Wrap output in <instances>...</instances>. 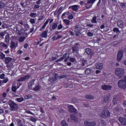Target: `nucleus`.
Returning a JSON list of instances; mask_svg holds the SVG:
<instances>
[{
  "mask_svg": "<svg viewBox=\"0 0 126 126\" xmlns=\"http://www.w3.org/2000/svg\"><path fill=\"white\" fill-rule=\"evenodd\" d=\"M8 105L10 106V111H16L19 107L18 106V104H16L14 101L12 100H9L8 102Z\"/></svg>",
  "mask_w": 126,
  "mask_h": 126,
  "instance_id": "1",
  "label": "nucleus"
},
{
  "mask_svg": "<svg viewBox=\"0 0 126 126\" xmlns=\"http://www.w3.org/2000/svg\"><path fill=\"white\" fill-rule=\"evenodd\" d=\"M115 74L117 75V77L119 78H122L125 74V70L122 68H117L115 69Z\"/></svg>",
  "mask_w": 126,
  "mask_h": 126,
  "instance_id": "2",
  "label": "nucleus"
},
{
  "mask_svg": "<svg viewBox=\"0 0 126 126\" xmlns=\"http://www.w3.org/2000/svg\"><path fill=\"white\" fill-rule=\"evenodd\" d=\"M118 86L121 89H126V76L124 77L123 80L118 81Z\"/></svg>",
  "mask_w": 126,
  "mask_h": 126,
  "instance_id": "3",
  "label": "nucleus"
},
{
  "mask_svg": "<svg viewBox=\"0 0 126 126\" xmlns=\"http://www.w3.org/2000/svg\"><path fill=\"white\" fill-rule=\"evenodd\" d=\"M99 116L101 118L107 119V118H109V117L111 116V112H110L108 110H104L101 112Z\"/></svg>",
  "mask_w": 126,
  "mask_h": 126,
  "instance_id": "4",
  "label": "nucleus"
},
{
  "mask_svg": "<svg viewBox=\"0 0 126 126\" xmlns=\"http://www.w3.org/2000/svg\"><path fill=\"white\" fill-rule=\"evenodd\" d=\"M80 44L79 43H76L74 45L72 46V51L73 54L75 55V54H78L79 52V46Z\"/></svg>",
  "mask_w": 126,
  "mask_h": 126,
  "instance_id": "5",
  "label": "nucleus"
},
{
  "mask_svg": "<svg viewBox=\"0 0 126 126\" xmlns=\"http://www.w3.org/2000/svg\"><path fill=\"white\" fill-rule=\"evenodd\" d=\"M124 56V51L123 50H121L118 52L117 54V61L121 62L122 59H123V56Z\"/></svg>",
  "mask_w": 126,
  "mask_h": 126,
  "instance_id": "6",
  "label": "nucleus"
},
{
  "mask_svg": "<svg viewBox=\"0 0 126 126\" xmlns=\"http://www.w3.org/2000/svg\"><path fill=\"white\" fill-rule=\"evenodd\" d=\"M16 32L19 35H22V34H24L25 31L23 29H19V27H17Z\"/></svg>",
  "mask_w": 126,
  "mask_h": 126,
  "instance_id": "7",
  "label": "nucleus"
},
{
  "mask_svg": "<svg viewBox=\"0 0 126 126\" xmlns=\"http://www.w3.org/2000/svg\"><path fill=\"white\" fill-rule=\"evenodd\" d=\"M68 8L69 9L71 8L74 11H77V10H78V9L80 8V6L78 5H74L70 6Z\"/></svg>",
  "mask_w": 126,
  "mask_h": 126,
  "instance_id": "8",
  "label": "nucleus"
},
{
  "mask_svg": "<svg viewBox=\"0 0 126 126\" xmlns=\"http://www.w3.org/2000/svg\"><path fill=\"white\" fill-rule=\"evenodd\" d=\"M95 66L96 69H99L100 70H101V69H103L104 65L102 63H96L95 64Z\"/></svg>",
  "mask_w": 126,
  "mask_h": 126,
  "instance_id": "9",
  "label": "nucleus"
},
{
  "mask_svg": "<svg viewBox=\"0 0 126 126\" xmlns=\"http://www.w3.org/2000/svg\"><path fill=\"white\" fill-rule=\"evenodd\" d=\"M119 121L122 125L124 126H126V119L125 118H123L122 117H120L119 118Z\"/></svg>",
  "mask_w": 126,
  "mask_h": 126,
  "instance_id": "10",
  "label": "nucleus"
},
{
  "mask_svg": "<svg viewBox=\"0 0 126 126\" xmlns=\"http://www.w3.org/2000/svg\"><path fill=\"white\" fill-rule=\"evenodd\" d=\"M117 26L120 28H124V26L125 25V23L122 20H119L117 22Z\"/></svg>",
  "mask_w": 126,
  "mask_h": 126,
  "instance_id": "11",
  "label": "nucleus"
},
{
  "mask_svg": "<svg viewBox=\"0 0 126 126\" xmlns=\"http://www.w3.org/2000/svg\"><path fill=\"white\" fill-rule=\"evenodd\" d=\"M30 76L29 75H25L23 77H21L20 78H19L18 80V81L19 82H22V81H25V80H26V79H28Z\"/></svg>",
  "mask_w": 126,
  "mask_h": 126,
  "instance_id": "12",
  "label": "nucleus"
},
{
  "mask_svg": "<svg viewBox=\"0 0 126 126\" xmlns=\"http://www.w3.org/2000/svg\"><path fill=\"white\" fill-rule=\"evenodd\" d=\"M50 82H54V81H56L57 80V74H53L52 77H50L48 79Z\"/></svg>",
  "mask_w": 126,
  "mask_h": 126,
  "instance_id": "13",
  "label": "nucleus"
},
{
  "mask_svg": "<svg viewBox=\"0 0 126 126\" xmlns=\"http://www.w3.org/2000/svg\"><path fill=\"white\" fill-rule=\"evenodd\" d=\"M102 88L103 90H111V89H112V86H110V85H105L103 86H102Z\"/></svg>",
  "mask_w": 126,
  "mask_h": 126,
  "instance_id": "14",
  "label": "nucleus"
},
{
  "mask_svg": "<svg viewBox=\"0 0 126 126\" xmlns=\"http://www.w3.org/2000/svg\"><path fill=\"white\" fill-rule=\"evenodd\" d=\"M34 82H35V80L32 79V80H31V81L28 84L29 89H31V88H32V86L34 85Z\"/></svg>",
  "mask_w": 126,
  "mask_h": 126,
  "instance_id": "15",
  "label": "nucleus"
},
{
  "mask_svg": "<svg viewBox=\"0 0 126 126\" xmlns=\"http://www.w3.org/2000/svg\"><path fill=\"white\" fill-rule=\"evenodd\" d=\"M12 61V58H11L10 57H6L5 59V64H9V63H11Z\"/></svg>",
  "mask_w": 126,
  "mask_h": 126,
  "instance_id": "16",
  "label": "nucleus"
},
{
  "mask_svg": "<svg viewBox=\"0 0 126 126\" xmlns=\"http://www.w3.org/2000/svg\"><path fill=\"white\" fill-rule=\"evenodd\" d=\"M68 109H69V112L71 113H75L76 112V109L73 108V106L69 105L68 106Z\"/></svg>",
  "mask_w": 126,
  "mask_h": 126,
  "instance_id": "17",
  "label": "nucleus"
},
{
  "mask_svg": "<svg viewBox=\"0 0 126 126\" xmlns=\"http://www.w3.org/2000/svg\"><path fill=\"white\" fill-rule=\"evenodd\" d=\"M85 52L88 55H89L90 56H93V55H94V53H93L92 51L91 50V49L89 48L86 49Z\"/></svg>",
  "mask_w": 126,
  "mask_h": 126,
  "instance_id": "18",
  "label": "nucleus"
},
{
  "mask_svg": "<svg viewBox=\"0 0 126 126\" xmlns=\"http://www.w3.org/2000/svg\"><path fill=\"white\" fill-rule=\"evenodd\" d=\"M85 7H86V9H88V8H91L92 7V4H90L88 1L85 2L84 3Z\"/></svg>",
  "mask_w": 126,
  "mask_h": 126,
  "instance_id": "19",
  "label": "nucleus"
},
{
  "mask_svg": "<svg viewBox=\"0 0 126 126\" xmlns=\"http://www.w3.org/2000/svg\"><path fill=\"white\" fill-rule=\"evenodd\" d=\"M110 100V95H106L103 97V103H107Z\"/></svg>",
  "mask_w": 126,
  "mask_h": 126,
  "instance_id": "20",
  "label": "nucleus"
},
{
  "mask_svg": "<svg viewBox=\"0 0 126 126\" xmlns=\"http://www.w3.org/2000/svg\"><path fill=\"white\" fill-rule=\"evenodd\" d=\"M70 118L72 121H74V122H78L77 118L75 115H71Z\"/></svg>",
  "mask_w": 126,
  "mask_h": 126,
  "instance_id": "21",
  "label": "nucleus"
},
{
  "mask_svg": "<svg viewBox=\"0 0 126 126\" xmlns=\"http://www.w3.org/2000/svg\"><path fill=\"white\" fill-rule=\"evenodd\" d=\"M63 11V7H60L55 12L58 15H60Z\"/></svg>",
  "mask_w": 126,
  "mask_h": 126,
  "instance_id": "22",
  "label": "nucleus"
},
{
  "mask_svg": "<svg viewBox=\"0 0 126 126\" xmlns=\"http://www.w3.org/2000/svg\"><path fill=\"white\" fill-rule=\"evenodd\" d=\"M5 43H6V44H8V43H9V34L5 35Z\"/></svg>",
  "mask_w": 126,
  "mask_h": 126,
  "instance_id": "23",
  "label": "nucleus"
},
{
  "mask_svg": "<svg viewBox=\"0 0 126 126\" xmlns=\"http://www.w3.org/2000/svg\"><path fill=\"white\" fill-rule=\"evenodd\" d=\"M41 89V87L39 85H36L35 87L33 88V91H39Z\"/></svg>",
  "mask_w": 126,
  "mask_h": 126,
  "instance_id": "24",
  "label": "nucleus"
},
{
  "mask_svg": "<svg viewBox=\"0 0 126 126\" xmlns=\"http://www.w3.org/2000/svg\"><path fill=\"white\" fill-rule=\"evenodd\" d=\"M42 38H47V36H48V31H44L41 34Z\"/></svg>",
  "mask_w": 126,
  "mask_h": 126,
  "instance_id": "25",
  "label": "nucleus"
},
{
  "mask_svg": "<svg viewBox=\"0 0 126 126\" xmlns=\"http://www.w3.org/2000/svg\"><path fill=\"white\" fill-rule=\"evenodd\" d=\"M86 99H88V100H93V99H94V96L91 94H87L86 95Z\"/></svg>",
  "mask_w": 126,
  "mask_h": 126,
  "instance_id": "26",
  "label": "nucleus"
},
{
  "mask_svg": "<svg viewBox=\"0 0 126 126\" xmlns=\"http://www.w3.org/2000/svg\"><path fill=\"white\" fill-rule=\"evenodd\" d=\"M117 99H118V95H114L113 98V104L114 105H116V104H117Z\"/></svg>",
  "mask_w": 126,
  "mask_h": 126,
  "instance_id": "27",
  "label": "nucleus"
},
{
  "mask_svg": "<svg viewBox=\"0 0 126 126\" xmlns=\"http://www.w3.org/2000/svg\"><path fill=\"white\" fill-rule=\"evenodd\" d=\"M80 62L81 63H82V65L83 66H84L87 63V61L86 60H84V59H81L80 60Z\"/></svg>",
  "mask_w": 126,
  "mask_h": 126,
  "instance_id": "28",
  "label": "nucleus"
},
{
  "mask_svg": "<svg viewBox=\"0 0 126 126\" xmlns=\"http://www.w3.org/2000/svg\"><path fill=\"white\" fill-rule=\"evenodd\" d=\"M15 43L12 41H11L10 48L11 50H13L14 48H16Z\"/></svg>",
  "mask_w": 126,
  "mask_h": 126,
  "instance_id": "29",
  "label": "nucleus"
},
{
  "mask_svg": "<svg viewBox=\"0 0 126 126\" xmlns=\"http://www.w3.org/2000/svg\"><path fill=\"white\" fill-rule=\"evenodd\" d=\"M25 39H26L25 36H21L19 38L18 41L20 42V43H22V42H24V40H25Z\"/></svg>",
  "mask_w": 126,
  "mask_h": 126,
  "instance_id": "30",
  "label": "nucleus"
},
{
  "mask_svg": "<svg viewBox=\"0 0 126 126\" xmlns=\"http://www.w3.org/2000/svg\"><path fill=\"white\" fill-rule=\"evenodd\" d=\"M58 22L54 23L52 25V29L53 30H55V29H57L58 28Z\"/></svg>",
  "mask_w": 126,
  "mask_h": 126,
  "instance_id": "31",
  "label": "nucleus"
},
{
  "mask_svg": "<svg viewBox=\"0 0 126 126\" xmlns=\"http://www.w3.org/2000/svg\"><path fill=\"white\" fill-rule=\"evenodd\" d=\"M61 124L62 126H68V125H67V123H66V121H65V120H63L61 122Z\"/></svg>",
  "mask_w": 126,
  "mask_h": 126,
  "instance_id": "32",
  "label": "nucleus"
},
{
  "mask_svg": "<svg viewBox=\"0 0 126 126\" xmlns=\"http://www.w3.org/2000/svg\"><path fill=\"white\" fill-rule=\"evenodd\" d=\"M92 23H97V17L94 16L91 21Z\"/></svg>",
  "mask_w": 126,
  "mask_h": 126,
  "instance_id": "33",
  "label": "nucleus"
},
{
  "mask_svg": "<svg viewBox=\"0 0 126 126\" xmlns=\"http://www.w3.org/2000/svg\"><path fill=\"white\" fill-rule=\"evenodd\" d=\"M63 22H64L65 25H69V23H70V21L67 19H64L63 20Z\"/></svg>",
  "mask_w": 126,
  "mask_h": 126,
  "instance_id": "34",
  "label": "nucleus"
},
{
  "mask_svg": "<svg viewBox=\"0 0 126 126\" xmlns=\"http://www.w3.org/2000/svg\"><path fill=\"white\" fill-rule=\"evenodd\" d=\"M91 70H92V69L91 68H87L85 70V73L86 74H89L91 73Z\"/></svg>",
  "mask_w": 126,
  "mask_h": 126,
  "instance_id": "35",
  "label": "nucleus"
},
{
  "mask_svg": "<svg viewBox=\"0 0 126 126\" xmlns=\"http://www.w3.org/2000/svg\"><path fill=\"white\" fill-rule=\"evenodd\" d=\"M16 101L19 103H21V102H23V101H24V98H23V97L17 98Z\"/></svg>",
  "mask_w": 126,
  "mask_h": 126,
  "instance_id": "36",
  "label": "nucleus"
},
{
  "mask_svg": "<svg viewBox=\"0 0 126 126\" xmlns=\"http://www.w3.org/2000/svg\"><path fill=\"white\" fill-rule=\"evenodd\" d=\"M75 32H76V35L78 37L80 36V33L79 32V31H77V27L75 28Z\"/></svg>",
  "mask_w": 126,
  "mask_h": 126,
  "instance_id": "37",
  "label": "nucleus"
},
{
  "mask_svg": "<svg viewBox=\"0 0 126 126\" xmlns=\"http://www.w3.org/2000/svg\"><path fill=\"white\" fill-rule=\"evenodd\" d=\"M113 32H116V33H121L120 30L118 28H114L113 30Z\"/></svg>",
  "mask_w": 126,
  "mask_h": 126,
  "instance_id": "38",
  "label": "nucleus"
},
{
  "mask_svg": "<svg viewBox=\"0 0 126 126\" xmlns=\"http://www.w3.org/2000/svg\"><path fill=\"white\" fill-rule=\"evenodd\" d=\"M30 16H31V17H32V18L36 17L37 13H31V14H30Z\"/></svg>",
  "mask_w": 126,
  "mask_h": 126,
  "instance_id": "39",
  "label": "nucleus"
},
{
  "mask_svg": "<svg viewBox=\"0 0 126 126\" xmlns=\"http://www.w3.org/2000/svg\"><path fill=\"white\" fill-rule=\"evenodd\" d=\"M16 90H17V88H16V86H12V91L14 93H16Z\"/></svg>",
  "mask_w": 126,
  "mask_h": 126,
  "instance_id": "40",
  "label": "nucleus"
},
{
  "mask_svg": "<svg viewBox=\"0 0 126 126\" xmlns=\"http://www.w3.org/2000/svg\"><path fill=\"white\" fill-rule=\"evenodd\" d=\"M87 1L93 5L94 2L96 1V0H88Z\"/></svg>",
  "mask_w": 126,
  "mask_h": 126,
  "instance_id": "41",
  "label": "nucleus"
},
{
  "mask_svg": "<svg viewBox=\"0 0 126 126\" xmlns=\"http://www.w3.org/2000/svg\"><path fill=\"white\" fill-rule=\"evenodd\" d=\"M99 126H106V123L104 120L101 121V123L99 124Z\"/></svg>",
  "mask_w": 126,
  "mask_h": 126,
  "instance_id": "42",
  "label": "nucleus"
},
{
  "mask_svg": "<svg viewBox=\"0 0 126 126\" xmlns=\"http://www.w3.org/2000/svg\"><path fill=\"white\" fill-rule=\"evenodd\" d=\"M25 99H32V95L28 94L27 95H26L25 96Z\"/></svg>",
  "mask_w": 126,
  "mask_h": 126,
  "instance_id": "43",
  "label": "nucleus"
},
{
  "mask_svg": "<svg viewBox=\"0 0 126 126\" xmlns=\"http://www.w3.org/2000/svg\"><path fill=\"white\" fill-rule=\"evenodd\" d=\"M0 45H2V47H3V48H5L6 49H7V45L4 43L1 42L0 43Z\"/></svg>",
  "mask_w": 126,
  "mask_h": 126,
  "instance_id": "44",
  "label": "nucleus"
},
{
  "mask_svg": "<svg viewBox=\"0 0 126 126\" xmlns=\"http://www.w3.org/2000/svg\"><path fill=\"white\" fill-rule=\"evenodd\" d=\"M0 58L2 59V60H3V59H5V55L3 54V53H1L0 55Z\"/></svg>",
  "mask_w": 126,
  "mask_h": 126,
  "instance_id": "45",
  "label": "nucleus"
},
{
  "mask_svg": "<svg viewBox=\"0 0 126 126\" xmlns=\"http://www.w3.org/2000/svg\"><path fill=\"white\" fill-rule=\"evenodd\" d=\"M4 7V3L1 1H0V8H3Z\"/></svg>",
  "mask_w": 126,
  "mask_h": 126,
  "instance_id": "46",
  "label": "nucleus"
},
{
  "mask_svg": "<svg viewBox=\"0 0 126 126\" xmlns=\"http://www.w3.org/2000/svg\"><path fill=\"white\" fill-rule=\"evenodd\" d=\"M67 75H61L60 76H59V78L60 79H62V78H65L66 77H67Z\"/></svg>",
  "mask_w": 126,
  "mask_h": 126,
  "instance_id": "47",
  "label": "nucleus"
},
{
  "mask_svg": "<svg viewBox=\"0 0 126 126\" xmlns=\"http://www.w3.org/2000/svg\"><path fill=\"white\" fill-rule=\"evenodd\" d=\"M96 126V123L95 122H90L89 126Z\"/></svg>",
  "mask_w": 126,
  "mask_h": 126,
  "instance_id": "48",
  "label": "nucleus"
},
{
  "mask_svg": "<svg viewBox=\"0 0 126 126\" xmlns=\"http://www.w3.org/2000/svg\"><path fill=\"white\" fill-rule=\"evenodd\" d=\"M69 61L70 62H71V63H74V62L76 61V59H75L74 58H70L69 59Z\"/></svg>",
  "mask_w": 126,
  "mask_h": 126,
  "instance_id": "49",
  "label": "nucleus"
},
{
  "mask_svg": "<svg viewBox=\"0 0 126 126\" xmlns=\"http://www.w3.org/2000/svg\"><path fill=\"white\" fill-rule=\"evenodd\" d=\"M90 125V122L88 121H85L84 126H89Z\"/></svg>",
  "mask_w": 126,
  "mask_h": 126,
  "instance_id": "50",
  "label": "nucleus"
},
{
  "mask_svg": "<svg viewBox=\"0 0 126 126\" xmlns=\"http://www.w3.org/2000/svg\"><path fill=\"white\" fill-rule=\"evenodd\" d=\"M63 25H62V24H60L58 26V30H61V29H63Z\"/></svg>",
  "mask_w": 126,
  "mask_h": 126,
  "instance_id": "51",
  "label": "nucleus"
},
{
  "mask_svg": "<svg viewBox=\"0 0 126 126\" xmlns=\"http://www.w3.org/2000/svg\"><path fill=\"white\" fill-rule=\"evenodd\" d=\"M30 22H31V23L32 24H35V19H31L30 20Z\"/></svg>",
  "mask_w": 126,
  "mask_h": 126,
  "instance_id": "52",
  "label": "nucleus"
},
{
  "mask_svg": "<svg viewBox=\"0 0 126 126\" xmlns=\"http://www.w3.org/2000/svg\"><path fill=\"white\" fill-rule=\"evenodd\" d=\"M69 15V12H65L62 14V17H63V16H65V15Z\"/></svg>",
  "mask_w": 126,
  "mask_h": 126,
  "instance_id": "53",
  "label": "nucleus"
},
{
  "mask_svg": "<svg viewBox=\"0 0 126 126\" xmlns=\"http://www.w3.org/2000/svg\"><path fill=\"white\" fill-rule=\"evenodd\" d=\"M66 56H67V53H65L63 56L61 58V59L63 60H64V59H65V58H66Z\"/></svg>",
  "mask_w": 126,
  "mask_h": 126,
  "instance_id": "54",
  "label": "nucleus"
},
{
  "mask_svg": "<svg viewBox=\"0 0 126 126\" xmlns=\"http://www.w3.org/2000/svg\"><path fill=\"white\" fill-rule=\"evenodd\" d=\"M47 20L48 21V22L50 21L49 23L51 24L52 23V22L54 21V19H52V18H48Z\"/></svg>",
  "mask_w": 126,
  "mask_h": 126,
  "instance_id": "55",
  "label": "nucleus"
},
{
  "mask_svg": "<svg viewBox=\"0 0 126 126\" xmlns=\"http://www.w3.org/2000/svg\"><path fill=\"white\" fill-rule=\"evenodd\" d=\"M87 35L89 37H92V36H93V33L90 32L87 33Z\"/></svg>",
  "mask_w": 126,
  "mask_h": 126,
  "instance_id": "56",
  "label": "nucleus"
},
{
  "mask_svg": "<svg viewBox=\"0 0 126 126\" xmlns=\"http://www.w3.org/2000/svg\"><path fill=\"white\" fill-rule=\"evenodd\" d=\"M2 82L4 83H7V82H8V78H5L4 80H2Z\"/></svg>",
  "mask_w": 126,
  "mask_h": 126,
  "instance_id": "57",
  "label": "nucleus"
},
{
  "mask_svg": "<svg viewBox=\"0 0 126 126\" xmlns=\"http://www.w3.org/2000/svg\"><path fill=\"white\" fill-rule=\"evenodd\" d=\"M58 58H59V57H54L53 56L51 58V61H56V60H57V59H58Z\"/></svg>",
  "mask_w": 126,
  "mask_h": 126,
  "instance_id": "58",
  "label": "nucleus"
},
{
  "mask_svg": "<svg viewBox=\"0 0 126 126\" xmlns=\"http://www.w3.org/2000/svg\"><path fill=\"white\" fill-rule=\"evenodd\" d=\"M69 56H68L67 57H66L64 59V63H66L67 62V61H68V60H69Z\"/></svg>",
  "mask_w": 126,
  "mask_h": 126,
  "instance_id": "59",
  "label": "nucleus"
},
{
  "mask_svg": "<svg viewBox=\"0 0 126 126\" xmlns=\"http://www.w3.org/2000/svg\"><path fill=\"white\" fill-rule=\"evenodd\" d=\"M0 36L2 39H3V37L4 36V33L3 32H0Z\"/></svg>",
  "mask_w": 126,
  "mask_h": 126,
  "instance_id": "60",
  "label": "nucleus"
},
{
  "mask_svg": "<svg viewBox=\"0 0 126 126\" xmlns=\"http://www.w3.org/2000/svg\"><path fill=\"white\" fill-rule=\"evenodd\" d=\"M4 74L2 73L0 75V79H3L4 78Z\"/></svg>",
  "mask_w": 126,
  "mask_h": 126,
  "instance_id": "61",
  "label": "nucleus"
},
{
  "mask_svg": "<svg viewBox=\"0 0 126 126\" xmlns=\"http://www.w3.org/2000/svg\"><path fill=\"white\" fill-rule=\"evenodd\" d=\"M31 121H32V122H33L34 123H35V122H36L37 121V120L33 117L31 118L30 119Z\"/></svg>",
  "mask_w": 126,
  "mask_h": 126,
  "instance_id": "62",
  "label": "nucleus"
},
{
  "mask_svg": "<svg viewBox=\"0 0 126 126\" xmlns=\"http://www.w3.org/2000/svg\"><path fill=\"white\" fill-rule=\"evenodd\" d=\"M18 126H20L22 124V121L21 120H18L17 122Z\"/></svg>",
  "mask_w": 126,
  "mask_h": 126,
  "instance_id": "63",
  "label": "nucleus"
},
{
  "mask_svg": "<svg viewBox=\"0 0 126 126\" xmlns=\"http://www.w3.org/2000/svg\"><path fill=\"white\" fill-rule=\"evenodd\" d=\"M26 113H27V114H30L31 115H34V114L31 112V111L27 110L26 111Z\"/></svg>",
  "mask_w": 126,
  "mask_h": 126,
  "instance_id": "64",
  "label": "nucleus"
}]
</instances>
